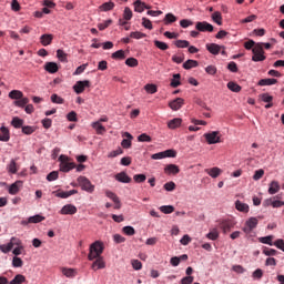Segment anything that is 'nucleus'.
<instances>
[{
  "label": "nucleus",
  "instance_id": "nucleus-1",
  "mask_svg": "<svg viewBox=\"0 0 284 284\" xmlns=\"http://www.w3.org/2000/svg\"><path fill=\"white\" fill-rule=\"evenodd\" d=\"M105 250V246L103 242L95 241L93 242L89 247V254H88V261H94V258L103 257V251Z\"/></svg>",
  "mask_w": 284,
  "mask_h": 284
},
{
  "label": "nucleus",
  "instance_id": "nucleus-2",
  "mask_svg": "<svg viewBox=\"0 0 284 284\" xmlns=\"http://www.w3.org/2000/svg\"><path fill=\"white\" fill-rule=\"evenodd\" d=\"M203 136L209 145H215V143H222L220 131H211V132L204 133Z\"/></svg>",
  "mask_w": 284,
  "mask_h": 284
},
{
  "label": "nucleus",
  "instance_id": "nucleus-3",
  "mask_svg": "<svg viewBox=\"0 0 284 284\" xmlns=\"http://www.w3.org/2000/svg\"><path fill=\"white\" fill-rule=\"evenodd\" d=\"M59 161L61 172H70V170H74L77 168L74 162H68V155H60Z\"/></svg>",
  "mask_w": 284,
  "mask_h": 284
},
{
  "label": "nucleus",
  "instance_id": "nucleus-4",
  "mask_svg": "<svg viewBox=\"0 0 284 284\" xmlns=\"http://www.w3.org/2000/svg\"><path fill=\"white\" fill-rule=\"evenodd\" d=\"M78 183L81 190H83L84 192H89V194H92V192H94V185L92 184V182H90L88 178L79 176Z\"/></svg>",
  "mask_w": 284,
  "mask_h": 284
},
{
  "label": "nucleus",
  "instance_id": "nucleus-5",
  "mask_svg": "<svg viewBox=\"0 0 284 284\" xmlns=\"http://www.w3.org/2000/svg\"><path fill=\"white\" fill-rule=\"evenodd\" d=\"M14 245H22L21 241L16 236L11 237L8 244L0 245V252H2V254H8L9 252H12Z\"/></svg>",
  "mask_w": 284,
  "mask_h": 284
},
{
  "label": "nucleus",
  "instance_id": "nucleus-6",
  "mask_svg": "<svg viewBox=\"0 0 284 284\" xmlns=\"http://www.w3.org/2000/svg\"><path fill=\"white\" fill-rule=\"evenodd\" d=\"M257 225H258V219L257 217H250L245 222V226L243 227V232H245V234H250L253 230H256Z\"/></svg>",
  "mask_w": 284,
  "mask_h": 284
},
{
  "label": "nucleus",
  "instance_id": "nucleus-7",
  "mask_svg": "<svg viewBox=\"0 0 284 284\" xmlns=\"http://www.w3.org/2000/svg\"><path fill=\"white\" fill-rule=\"evenodd\" d=\"M90 85H91L90 80L78 81L73 85V90L75 94H83V92H85V88H90Z\"/></svg>",
  "mask_w": 284,
  "mask_h": 284
},
{
  "label": "nucleus",
  "instance_id": "nucleus-8",
  "mask_svg": "<svg viewBox=\"0 0 284 284\" xmlns=\"http://www.w3.org/2000/svg\"><path fill=\"white\" fill-rule=\"evenodd\" d=\"M195 30H197V32H214V26L210 24L207 21L196 22Z\"/></svg>",
  "mask_w": 284,
  "mask_h": 284
},
{
  "label": "nucleus",
  "instance_id": "nucleus-9",
  "mask_svg": "<svg viewBox=\"0 0 284 284\" xmlns=\"http://www.w3.org/2000/svg\"><path fill=\"white\" fill-rule=\"evenodd\" d=\"M281 195H276L274 197H270L267 200H265V205L270 206L272 205V207H283L284 206V202L280 200Z\"/></svg>",
  "mask_w": 284,
  "mask_h": 284
},
{
  "label": "nucleus",
  "instance_id": "nucleus-10",
  "mask_svg": "<svg viewBox=\"0 0 284 284\" xmlns=\"http://www.w3.org/2000/svg\"><path fill=\"white\" fill-rule=\"evenodd\" d=\"M91 270H93V272L105 270V260H103V257H95L91 264Z\"/></svg>",
  "mask_w": 284,
  "mask_h": 284
},
{
  "label": "nucleus",
  "instance_id": "nucleus-11",
  "mask_svg": "<svg viewBox=\"0 0 284 284\" xmlns=\"http://www.w3.org/2000/svg\"><path fill=\"white\" fill-rule=\"evenodd\" d=\"M183 105H185V100L183 98H176L175 100L169 103V108H171V110L174 111L181 110Z\"/></svg>",
  "mask_w": 284,
  "mask_h": 284
},
{
  "label": "nucleus",
  "instance_id": "nucleus-12",
  "mask_svg": "<svg viewBox=\"0 0 284 284\" xmlns=\"http://www.w3.org/2000/svg\"><path fill=\"white\" fill-rule=\"evenodd\" d=\"M234 221L232 220H224L220 222V227L222 229L224 234H227V232L232 231V227H234Z\"/></svg>",
  "mask_w": 284,
  "mask_h": 284
},
{
  "label": "nucleus",
  "instance_id": "nucleus-13",
  "mask_svg": "<svg viewBox=\"0 0 284 284\" xmlns=\"http://www.w3.org/2000/svg\"><path fill=\"white\" fill-rule=\"evenodd\" d=\"M78 210L77 206H74L73 204H65L61 210H60V214L62 215H73L77 214Z\"/></svg>",
  "mask_w": 284,
  "mask_h": 284
},
{
  "label": "nucleus",
  "instance_id": "nucleus-14",
  "mask_svg": "<svg viewBox=\"0 0 284 284\" xmlns=\"http://www.w3.org/2000/svg\"><path fill=\"white\" fill-rule=\"evenodd\" d=\"M114 179L119 181V183H132V178H130L125 171L115 174Z\"/></svg>",
  "mask_w": 284,
  "mask_h": 284
},
{
  "label": "nucleus",
  "instance_id": "nucleus-15",
  "mask_svg": "<svg viewBox=\"0 0 284 284\" xmlns=\"http://www.w3.org/2000/svg\"><path fill=\"white\" fill-rule=\"evenodd\" d=\"M206 50L211 53V54H219L221 52V50H225V47H221L216 43H207L206 44Z\"/></svg>",
  "mask_w": 284,
  "mask_h": 284
},
{
  "label": "nucleus",
  "instance_id": "nucleus-16",
  "mask_svg": "<svg viewBox=\"0 0 284 284\" xmlns=\"http://www.w3.org/2000/svg\"><path fill=\"white\" fill-rule=\"evenodd\" d=\"M204 172L209 174L212 179H219L222 174V170L217 166L211 168V169H205Z\"/></svg>",
  "mask_w": 284,
  "mask_h": 284
},
{
  "label": "nucleus",
  "instance_id": "nucleus-17",
  "mask_svg": "<svg viewBox=\"0 0 284 284\" xmlns=\"http://www.w3.org/2000/svg\"><path fill=\"white\" fill-rule=\"evenodd\" d=\"M0 141L3 143H8V141H10V129L7 126L0 128Z\"/></svg>",
  "mask_w": 284,
  "mask_h": 284
},
{
  "label": "nucleus",
  "instance_id": "nucleus-18",
  "mask_svg": "<svg viewBox=\"0 0 284 284\" xmlns=\"http://www.w3.org/2000/svg\"><path fill=\"white\" fill-rule=\"evenodd\" d=\"M123 136H125L126 139L122 140V148H124V150H129V148H132V134H130V132H124Z\"/></svg>",
  "mask_w": 284,
  "mask_h": 284
},
{
  "label": "nucleus",
  "instance_id": "nucleus-19",
  "mask_svg": "<svg viewBox=\"0 0 284 284\" xmlns=\"http://www.w3.org/2000/svg\"><path fill=\"white\" fill-rule=\"evenodd\" d=\"M7 172L9 174H17L19 172V165L17 164V160L12 159L7 165Z\"/></svg>",
  "mask_w": 284,
  "mask_h": 284
},
{
  "label": "nucleus",
  "instance_id": "nucleus-20",
  "mask_svg": "<svg viewBox=\"0 0 284 284\" xmlns=\"http://www.w3.org/2000/svg\"><path fill=\"white\" fill-rule=\"evenodd\" d=\"M22 185H23V181L21 180L16 181L13 184L9 186V194H12V195L19 194L20 186Z\"/></svg>",
  "mask_w": 284,
  "mask_h": 284
},
{
  "label": "nucleus",
  "instance_id": "nucleus-21",
  "mask_svg": "<svg viewBox=\"0 0 284 284\" xmlns=\"http://www.w3.org/2000/svg\"><path fill=\"white\" fill-rule=\"evenodd\" d=\"M183 120L181 118H174L168 122L169 130H176V128H181Z\"/></svg>",
  "mask_w": 284,
  "mask_h": 284
},
{
  "label": "nucleus",
  "instance_id": "nucleus-22",
  "mask_svg": "<svg viewBox=\"0 0 284 284\" xmlns=\"http://www.w3.org/2000/svg\"><path fill=\"white\" fill-rule=\"evenodd\" d=\"M44 70L50 74H55V72H59V65L57 64V62H47L44 65Z\"/></svg>",
  "mask_w": 284,
  "mask_h": 284
},
{
  "label": "nucleus",
  "instance_id": "nucleus-23",
  "mask_svg": "<svg viewBox=\"0 0 284 284\" xmlns=\"http://www.w3.org/2000/svg\"><path fill=\"white\" fill-rule=\"evenodd\" d=\"M54 39V36L50 34V33H44L40 37V43L41 45H50V43H52V40Z\"/></svg>",
  "mask_w": 284,
  "mask_h": 284
},
{
  "label": "nucleus",
  "instance_id": "nucleus-24",
  "mask_svg": "<svg viewBox=\"0 0 284 284\" xmlns=\"http://www.w3.org/2000/svg\"><path fill=\"white\" fill-rule=\"evenodd\" d=\"M235 209L237 210V212H243L244 214H247V212H250V205L241 202L240 200L235 202Z\"/></svg>",
  "mask_w": 284,
  "mask_h": 284
},
{
  "label": "nucleus",
  "instance_id": "nucleus-25",
  "mask_svg": "<svg viewBox=\"0 0 284 284\" xmlns=\"http://www.w3.org/2000/svg\"><path fill=\"white\" fill-rule=\"evenodd\" d=\"M165 174H179L181 172V169H179V165L176 164H169L164 168Z\"/></svg>",
  "mask_w": 284,
  "mask_h": 284
},
{
  "label": "nucleus",
  "instance_id": "nucleus-26",
  "mask_svg": "<svg viewBox=\"0 0 284 284\" xmlns=\"http://www.w3.org/2000/svg\"><path fill=\"white\" fill-rule=\"evenodd\" d=\"M281 191V184L278 181H272L268 185V194H277Z\"/></svg>",
  "mask_w": 284,
  "mask_h": 284
},
{
  "label": "nucleus",
  "instance_id": "nucleus-27",
  "mask_svg": "<svg viewBox=\"0 0 284 284\" xmlns=\"http://www.w3.org/2000/svg\"><path fill=\"white\" fill-rule=\"evenodd\" d=\"M61 272L63 276H67V278H74V276H77L78 274L75 268H68V267H62Z\"/></svg>",
  "mask_w": 284,
  "mask_h": 284
},
{
  "label": "nucleus",
  "instance_id": "nucleus-28",
  "mask_svg": "<svg viewBox=\"0 0 284 284\" xmlns=\"http://www.w3.org/2000/svg\"><path fill=\"white\" fill-rule=\"evenodd\" d=\"M23 119L19 118V116H14L11 120V125L12 128H14L16 130L22 129L23 128Z\"/></svg>",
  "mask_w": 284,
  "mask_h": 284
},
{
  "label": "nucleus",
  "instance_id": "nucleus-29",
  "mask_svg": "<svg viewBox=\"0 0 284 284\" xmlns=\"http://www.w3.org/2000/svg\"><path fill=\"white\" fill-rule=\"evenodd\" d=\"M211 18L217 26H223V16L221 14V11L213 12Z\"/></svg>",
  "mask_w": 284,
  "mask_h": 284
},
{
  "label": "nucleus",
  "instance_id": "nucleus-30",
  "mask_svg": "<svg viewBox=\"0 0 284 284\" xmlns=\"http://www.w3.org/2000/svg\"><path fill=\"white\" fill-rule=\"evenodd\" d=\"M22 97H23L22 91L12 90L11 92H9V99H12L13 101H19L20 99H22Z\"/></svg>",
  "mask_w": 284,
  "mask_h": 284
},
{
  "label": "nucleus",
  "instance_id": "nucleus-31",
  "mask_svg": "<svg viewBox=\"0 0 284 284\" xmlns=\"http://www.w3.org/2000/svg\"><path fill=\"white\" fill-rule=\"evenodd\" d=\"M179 18L173 13H166L164 17V26H170V23H176Z\"/></svg>",
  "mask_w": 284,
  "mask_h": 284
},
{
  "label": "nucleus",
  "instance_id": "nucleus-32",
  "mask_svg": "<svg viewBox=\"0 0 284 284\" xmlns=\"http://www.w3.org/2000/svg\"><path fill=\"white\" fill-rule=\"evenodd\" d=\"M184 70H192V68H199V61L187 60L183 63Z\"/></svg>",
  "mask_w": 284,
  "mask_h": 284
},
{
  "label": "nucleus",
  "instance_id": "nucleus-33",
  "mask_svg": "<svg viewBox=\"0 0 284 284\" xmlns=\"http://www.w3.org/2000/svg\"><path fill=\"white\" fill-rule=\"evenodd\" d=\"M13 103L17 108H26V105L30 103V99L22 97L20 100H16Z\"/></svg>",
  "mask_w": 284,
  "mask_h": 284
},
{
  "label": "nucleus",
  "instance_id": "nucleus-34",
  "mask_svg": "<svg viewBox=\"0 0 284 284\" xmlns=\"http://www.w3.org/2000/svg\"><path fill=\"white\" fill-rule=\"evenodd\" d=\"M276 83H278V80L276 79H262L258 81V85H276Z\"/></svg>",
  "mask_w": 284,
  "mask_h": 284
},
{
  "label": "nucleus",
  "instance_id": "nucleus-35",
  "mask_svg": "<svg viewBox=\"0 0 284 284\" xmlns=\"http://www.w3.org/2000/svg\"><path fill=\"white\" fill-rule=\"evenodd\" d=\"M274 235H267L264 237H258V242L263 243L264 245H274Z\"/></svg>",
  "mask_w": 284,
  "mask_h": 284
},
{
  "label": "nucleus",
  "instance_id": "nucleus-36",
  "mask_svg": "<svg viewBox=\"0 0 284 284\" xmlns=\"http://www.w3.org/2000/svg\"><path fill=\"white\" fill-rule=\"evenodd\" d=\"M226 88H229L231 90V92H241V90H242L241 85H239V83H236L234 81H230L226 84Z\"/></svg>",
  "mask_w": 284,
  "mask_h": 284
},
{
  "label": "nucleus",
  "instance_id": "nucleus-37",
  "mask_svg": "<svg viewBox=\"0 0 284 284\" xmlns=\"http://www.w3.org/2000/svg\"><path fill=\"white\" fill-rule=\"evenodd\" d=\"M100 10L102 12H110V10H114V2H104L102 6H100Z\"/></svg>",
  "mask_w": 284,
  "mask_h": 284
},
{
  "label": "nucleus",
  "instance_id": "nucleus-38",
  "mask_svg": "<svg viewBox=\"0 0 284 284\" xmlns=\"http://www.w3.org/2000/svg\"><path fill=\"white\" fill-rule=\"evenodd\" d=\"M181 85V74L175 73L171 80V88H179Z\"/></svg>",
  "mask_w": 284,
  "mask_h": 284
},
{
  "label": "nucleus",
  "instance_id": "nucleus-39",
  "mask_svg": "<svg viewBox=\"0 0 284 284\" xmlns=\"http://www.w3.org/2000/svg\"><path fill=\"white\" fill-rule=\"evenodd\" d=\"M253 54H265V50H263V42L256 43L252 49Z\"/></svg>",
  "mask_w": 284,
  "mask_h": 284
},
{
  "label": "nucleus",
  "instance_id": "nucleus-40",
  "mask_svg": "<svg viewBox=\"0 0 284 284\" xmlns=\"http://www.w3.org/2000/svg\"><path fill=\"white\" fill-rule=\"evenodd\" d=\"M92 128L97 131L98 134H103L105 132V126L101 122H93Z\"/></svg>",
  "mask_w": 284,
  "mask_h": 284
},
{
  "label": "nucleus",
  "instance_id": "nucleus-41",
  "mask_svg": "<svg viewBox=\"0 0 284 284\" xmlns=\"http://www.w3.org/2000/svg\"><path fill=\"white\" fill-rule=\"evenodd\" d=\"M267 57H265V53H253L252 61L255 63H258L261 61H265Z\"/></svg>",
  "mask_w": 284,
  "mask_h": 284
},
{
  "label": "nucleus",
  "instance_id": "nucleus-42",
  "mask_svg": "<svg viewBox=\"0 0 284 284\" xmlns=\"http://www.w3.org/2000/svg\"><path fill=\"white\" fill-rule=\"evenodd\" d=\"M143 10H145V3L142 2L141 0H136L134 2V11L135 12H143Z\"/></svg>",
  "mask_w": 284,
  "mask_h": 284
},
{
  "label": "nucleus",
  "instance_id": "nucleus-43",
  "mask_svg": "<svg viewBox=\"0 0 284 284\" xmlns=\"http://www.w3.org/2000/svg\"><path fill=\"white\" fill-rule=\"evenodd\" d=\"M164 159H176V151L174 149H169L163 151Z\"/></svg>",
  "mask_w": 284,
  "mask_h": 284
},
{
  "label": "nucleus",
  "instance_id": "nucleus-44",
  "mask_svg": "<svg viewBox=\"0 0 284 284\" xmlns=\"http://www.w3.org/2000/svg\"><path fill=\"white\" fill-rule=\"evenodd\" d=\"M41 221H45V217L42 215H33L28 219V223H41Z\"/></svg>",
  "mask_w": 284,
  "mask_h": 284
},
{
  "label": "nucleus",
  "instance_id": "nucleus-45",
  "mask_svg": "<svg viewBox=\"0 0 284 284\" xmlns=\"http://www.w3.org/2000/svg\"><path fill=\"white\" fill-rule=\"evenodd\" d=\"M34 132H37V128L36 126H30V125H22V133L30 135V134H34Z\"/></svg>",
  "mask_w": 284,
  "mask_h": 284
},
{
  "label": "nucleus",
  "instance_id": "nucleus-46",
  "mask_svg": "<svg viewBox=\"0 0 284 284\" xmlns=\"http://www.w3.org/2000/svg\"><path fill=\"white\" fill-rule=\"evenodd\" d=\"M132 17H133L132 9H130V7H125L123 11L124 21H130Z\"/></svg>",
  "mask_w": 284,
  "mask_h": 284
},
{
  "label": "nucleus",
  "instance_id": "nucleus-47",
  "mask_svg": "<svg viewBox=\"0 0 284 284\" xmlns=\"http://www.w3.org/2000/svg\"><path fill=\"white\" fill-rule=\"evenodd\" d=\"M154 45H155V48H158L159 50H163V51L170 49V45H168V43L162 42V41H159V40H154Z\"/></svg>",
  "mask_w": 284,
  "mask_h": 284
},
{
  "label": "nucleus",
  "instance_id": "nucleus-48",
  "mask_svg": "<svg viewBox=\"0 0 284 284\" xmlns=\"http://www.w3.org/2000/svg\"><path fill=\"white\" fill-rule=\"evenodd\" d=\"M57 57H58L59 61H61L62 63L68 62V54H65V52L63 50L59 49L57 51Z\"/></svg>",
  "mask_w": 284,
  "mask_h": 284
},
{
  "label": "nucleus",
  "instance_id": "nucleus-49",
  "mask_svg": "<svg viewBox=\"0 0 284 284\" xmlns=\"http://www.w3.org/2000/svg\"><path fill=\"white\" fill-rule=\"evenodd\" d=\"M145 92H148V94H156L158 92V88L156 84H146L144 87Z\"/></svg>",
  "mask_w": 284,
  "mask_h": 284
},
{
  "label": "nucleus",
  "instance_id": "nucleus-50",
  "mask_svg": "<svg viewBox=\"0 0 284 284\" xmlns=\"http://www.w3.org/2000/svg\"><path fill=\"white\" fill-rule=\"evenodd\" d=\"M125 65H128L129 68H136L139 65V60H136L135 58H129L125 60Z\"/></svg>",
  "mask_w": 284,
  "mask_h": 284
},
{
  "label": "nucleus",
  "instance_id": "nucleus-51",
  "mask_svg": "<svg viewBox=\"0 0 284 284\" xmlns=\"http://www.w3.org/2000/svg\"><path fill=\"white\" fill-rule=\"evenodd\" d=\"M138 141H140L141 143H151L152 138L145 133H142L138 136Z\"/></svg>",
  "mask_w": 284,
  "mask_h": 284
},
{
  "label": "nucleus",
  "instance_id": "nucleus-52",
  "mask_svg": "<svg viewBox=\"0 0 284 284\" xmlns=\"http://www.w3.org/2000/svg\"><path fill=\"white\" fill-rule=\"evenodd\" d=\"M174 45L176 48H190V41H187V40H176L174 42Z\"/></svg>",
  "mask_w": 284,
  "mask_h": 284
},
{
  "label": "nucleus",
  "instance_id": "nucleus-53",
  "mask_svg": "<svg viewBox=\"0 0 284 284\" xmlns=\"http://www.w3.org/2000/svg\"><path fill=\"white\" fill-rule=\"evenodd\" d=\"M111 57H112V59L123 60V59H125V51L118 50V51L113 52Z\"/></svg>",
  "mask_w": 284,
  "mask_h": 284
},
{
  "label": "nucleus",
  "instance_id": "nucleus-54",
  "mask_svg": "<svg viewBox=\"0 0 284 284\" xmlns=\"http://www.w3.org/2000/svg\"><path fill=\"white\" fill-rule=\"evenodd\" d=\"M160 212H162L163 214H172V212H174V206L163 205L160 207Z\"/></svg>",
  "mask_w": 284,
  "mask_h": 284
},
{
  "label": "nucleus",
  "instance_id": "nucleus-55",
  "mask_svg": "<svg viewBox=\"0 0 284 284\" xmlns=\"http://www.w3.org/2000/svg\"><path fill=\"white\" fill-rule=\"evenodd\" d=\"M260 99L264 102V103H272V101H274V97L270 95V93H263L260 95Z\"/></svg>",
  "mask_w": 284,
  "mask_h": 284
},
{
  "label": "nucleus",
  "instance_id": "nucleus-56",
  "mask_svg": "<svg viewBox=\"0 0 284 284\" xmlns=\"http://www.w3.org/2000/svg\"><path fill=\"white\" fill-rule=\"evenodd\" d=\"M164 190H166V192H174L176 190V183H174L173 181L166 182L164 184Z\"/></svg>",
  "mask_w": 284,
  "mask_h": 284
},
{
  "label": "nucleus",
  "instance_id": "nucleus-57",
  "mask_svg": "<svg viewBox=\"0 0 284 284\" xmlns=\"http://www.w3.org/2000/svg\"><path fill=\"white\" fill-rule=\"evenodd\" d=\"M122 232H124L126 236H134V234H136V231L132 226H124Z\"/></svg>",
  "mask_w": 284,
  "mask_h": 284
},
{
  "label": "nucleus",
  "instance_id": "nucleus-58",
  "mask_svg": "<svg viewBox=\"0 0 284 284\" xmlns=\"http://www.w3.org/2000/svg\"><path fill=\"white\" fill-rule=\"evenodd\" d=\"M105 196H108V199H111V201H113V203H119V196H116V194L112 191H105Z\"/></svg>",
  "mask_w": 284,
  "mask_h": 284
},
{
  "label": "nucleus",
  "instance_id": "nucleus-59",
  "mask_svg": "<svg viewBox=\"0 0 284 284\" xmlns=\"http://www.w3.org/2000/svg\"><path fill=\"white\" fill-rule=\"evenodd\" d=\"M131 39H145L146 34L141 31H134L130 33Z\"/></svg>",
  "mask_w": 284,
  "mask_h": 284
},
{
  "label": "nucleus",
  "instance_id": "nucleus-60",
  "mask_svg": "<svg viewBox=\"0 0 284 284\" xmlns=\"http://www.w3.org/2000/svg\"><path fill=\"white\" fill-rule=\"evenodd\" d=\"M263 254H265V256H276V254H278V251H276L274 248L265 247L263 250Z\"/></svg>",
  "mask_w": 284,
  "mask_h": 284
},
{
  "label": "nucleus",
  "instance_id": "nucleus-61",
  "mask_svg": "<svg viewBox=\"0 0 284 284\" xmlns=\"http://www.w3.org/2000/svg\"><path fill=\"white\" fill-rule=\"evenodd\" d=\"M146 179L148 176H145V174H135L133 176V181H135V183H145Z\"/></svg>",
  "mask_w": 284,
  "mask_h": 284
},
{
  "label": "nucleus",
  "instance_id": "nucleus-62",
  "mask_svg": "<svg viewBox=\"0 0 284 284\" xmlns=\"http://www.w3.org/2000/svg\"><path fill=\"white\" fill-rule=\"evenodd\" d=\"M12 265L14 267H23V260H21V257L14 256L12 260Z\"/></svg>",
  "mask_w": 284,
  "mask_h": 284
},
{
  "label": "nucleus",
  "instance_id": "nucleus-63",
  "mask_svg": "<svg viewBox=\"0 0 284 284\" xmlns=\"http://www.w3.org/2000/svg\"><path fill=\"white\" fill-rule=\"evenodd\" d=\"M205 72H206V74H211V77H214V74H216V72H217V69L215 65L211 64L205 68Z\"/></svg>",
  "mask_w": 284,
  "mask_h": 284
},
{
  "label": "nucleus",
  "instance_id": "nucleus-64",
  "mask_svg": "<svg viewBox=\"0 0 284 284\" xmlns=\"http://www.w3.org/2000/svg\"><path fill=\"white\" fill-rule=\"evenodd\" d=\"M275 247H277V250H282V252H284V241L278 239L274 242Z\"/></svg>",
  "mask_w": 284,
  "mask_h": 284
}]
</instances>
